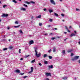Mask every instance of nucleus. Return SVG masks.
<instances>
[{
    "label": "nucleus",
    "mask_w": 80,
    "mask_h": 80,
    "mask_svg": "<svg viewBox=\"0 0 80 80\" xmlns=\"http://www.w3.org/2000/svg\"><path fill=\"white\" fill-rule=\"evenodd\" d=\"M35 52L36 53L35 55L37 56V58L40 57L41 56V53H39V54H38V52L37 51L38 50L37 48H35Z\"/></svg>",
    "instance_id": "nucleus-1"
},
{
    "label": "nucleus",
    "mask_w": 80,
    "mask_h": 80,
    "mask_svg": "<svg viewBox=\"0 0 80 80\" xmlns=\"http://www.w3.org/2000/svg\"><path fill=\"white\" fill-rule=\"evenodd\" d=\"M78 58H79V56H76L75 57H74L72 59V61H75V60H77L78 59Z\"/></svg>",
    "instance_id": "nucleus-2"
},
{
    "label": "nucleus",
    "mask_w": 80,
    "mask_h": 80,
    "mask_svg": "<svg viewBox=\"0 0 80 80\" xmlns=\"http://www.w3.org/2000/svg\"><path fill=\"white\" fill-rule=\"evenodd\" d=\"M45 75H46L47 77H48V76H50V77H51V73L50 72L49 73L46 72V73Z\"/></svg>",
    "instance_id": "nucleus-3"
},
{
    "label": "nucleus",
    "mask_w": 80,
    "mask_h": 80,
    "mask_svg": "<svg viewBox=\"0 0 80 80\" xmlns=\"http://www.w3.org/2000/svg\"><path fill=\"white\" fill-rule=\"evenodd\" d=\"M34 43V42L33 40L30 41L29 42V45H32V44H33Z\"/></svg>",
    "instance_id": "nucleus-4"
},
{
    "label": "nucleus",
    "mask_w": 80,
    "mask_h": 80,
    "mask_svg": "<svg viewBox=\"0 0 80 80\" xmlns=\"http://www.w3.org/2000/svg\"><path fill=\"white\" fill-rule=\"evenodd\" d=\"M31 71L29 72H28V73H31L32 72H33V67H31Z\"/></svg>",
    "instance_id": "nucleus-5"
},
{
    "label": "nucleus",
    "mask_w": 80,
    "mask_h": 80,
    "mask_svg": "<svg viewBox=\"0 0 80 80\" xmlns=\"http://www.w3.org/2000/svg\"><path fill=\"white\" fill-rule=\"evenodd\" d=\"M50 2L53 5H55V3L53 0H50Z\"/></svg>",
    "instance_id": "nucleus-6"
},
{
    "label": "nucleus",
    "mask_w": 80,
    "mask_h": 80,
    "mask_svg": "<svg viewBox=\"0 0 80 80\" xmlns=\"http://www.w3.org/2000/svg\"><path fill=\"white\" fill-rule=\"evenodd\" d=\"M48 67L49 68H53V65L52 64L51 66L48 65Z\"/></svg>",
    "instance_id": "nucleus-7"
},
{
    "label": "nucleus",
    "mask_w": 80,
    "mask_h": 80,
    "mask_svg": "<svg viewBox=\"0 0 80 80\" xmlns=\"http://www.w3.org/2000/svg\"><path fill=\"white\" fill-rule=\"evenodd\" d=\"M8 16V14H5V13H3V14L2 15V17H7Z\"/></svg>",
    "instance_id": "nucleus-8"
},
{
    "label": "nucleus",
    "mask_w": 80,
    "mask_h": 80,
    "mask_svg": "<svg viewBox=\"0 0 80 80\" xmlns=\"http://www.w3.org/2000/svg\"><path fill=\"white\" fill-rule=\"evenodd\" d=\"M20 10H22L23 11H26V8H21Z\"/></svg>",
    "instance_id": "nucleus-9"
},
{
    "label": "nucleus",
    "mask_w": 80,
    "mask_h": 80,
    "mask_svg": "<svg viewBox=\"0 0 80 80\" xmlns=\"http://www.w3.org/2000/svg\"><path fill=\"white\" fill-rule=\"evenodd\" d=\"M15 72L16 73H20V71L18 69H17L15 71Z\"/></svg>",
    "instance_id": "nucleus-10"
},
{
    "label": "nucleus",
    "mask_w": 80,
    "mask_h": 80,
    "mask_svg": "<svg viewBox=\"0 0 80 80\" xmlns=\"http://www.w3.org/2000/svg\"><path fill=\"white\" fill-rule=\"evenodd\" d=\"M67 78H68V77H67L66 76H64V77H62V78L63 80H67Z\"/></svg>",
    "instance_id": "nucleus-11"
},
{
    "label": "nucleus",
    "mask_w": 80,
    "mask_h": 80,
    "mask_svg": "<svg viewBox=\"0 0 80 80\" xmlns=\"http://www.w3.org/2000/svg\"><path fill=\"white\" fill-rule=\"evenodd\" d=\"M72 51H73V50H72V49H70L68 50V51H67V52H68V53H70V52H72Z\"/></svg>",
    "instance_id": "nucleus-12"
},
{
    "label": "nucleus",
    "mask_w": 80,
    "mask_h": 80,
    "mask_svg": "<svg viewBox=\"0 0 80 80\" xmlns=\"http://www.w3.org/2000/svg\"><path fill=\"white\" fill-rule=\"evenodd\" d=\"M53 52H56V48H55V47H53Z\"/></svg>",
    "instance_id": "nucleus-13"
},
{
    "label": "nucleus",
    "mask_w": 80,
    "mask_h": 80,
    "mask_svg": "<svg viewBox=\"0 0 80 80\" xmlns=\"http://www.w3.org/2000/svg\"><path fill=\"white\" fill-rule=\"evenodd\" d=\"M73 36H75V34H74V33H72L70 35V37H73Z\"/></svg>",
    "instance_id": "nucleus-14"
},
{
    "label": "nucleus",
    "mask_w": 80,
    "mask_h": 80,
    "mask_svg": "<svg viewBox=\"0 0 80 80\" xmlns=\"http://www.w3.org/2000/svg\"><path fill=\"white\" fill-rule=\"evenodd\" d=\"M26 3H27L28 5H29V4H30V2H28V1H26L25 2Z\"/></svg>",
    "instance_id": "nucleus-15"
},
{
    "label": "nucleus",
    "mask_w": 80,
    "mask_h": 80,
    "mask_svg": "<svg viewBox=\"0 0 80 80\" xmlns=\"http://www.w3.org/2000/svg\"><path fill=\"white\" fill-rule=\"evenodd\" d=\"M8 49V48H3V51H5V50H7Z\"/></svg>",
    "instance_id": "nucleus-16"
},
{
    "label": "nucleus",
    "mask_w": 80,
    "mask_h": 80,
    "mask_svg": "<svg viewBox=\"0 0 80 80\" xmlns=\"http://www.w3.org/2000/svg\"><path fill=\"white\" fill-rule=\"evenodd\" d=\"M42 17V16L41 15H39L38 16L36 17V18H40Z\"/></svg>",
    "instance_id": "nucleus-17"
},
{
    "label": "nucleus",
    "mask_w": 80,
    "mask_h": 80,
    "mask_svg": "<svg viewBox=\"0 0 80 80\" xmlns=\"http://www.w3.org/2000/svg\"><path fill=\"white\" fill-rule=\"evenodd\" d=\"M9 49H12V48H13V47L12 46H10L9 47Z\"/></svg>",
    "instance_id": "nucleus-18"
},
{
    "label": "nucleus",
    "mask_w": 80,
    "mask_h": 80,
    "mask_svg": "<svg viewBox=\"0 0 80 80\" xmlns=\"http://www.w3.org/2000/svg\"><path fill=\"white\" fill-rule=\"evenodd\" d=\"M48 57L49 58V59H52L53 58V57L51 56H49Z\"/></svg>",
    "instance_id": "nucleus-19"
},
{
    "label": "nucleus",
    "mask_w": 80,
    "mask_h": 80,
    "mask_svg": "<svg viewBox=\"0 0 80 80\" xmlns=\"http://www.w3.org/2000/svg\"><path fill=\"white\" fill-rule=\"evenodd\" d=\"M35 62V59H34L31 62V63H34Z\"/></svg>",
    "instance_id": "nucleus-20"
},
{
    "label": "nucleus",
    "mask_w": 80,
    "mask_h": 80,
    "mask_svg": "<svg viewBox=\"0 0 80 80\" xmlns=\"http://www.w3.org/2000/svg\"><path fill=\"white\" fill-rule=\"evenodd\" d=\"M54 15L56 17H58V15L56 13H54Z\"/></svg>",
    "instance_id": "nucleus-21"
},
{
    "label": "nucleus",
    "mask_w": 80,
    "mask_h": 80,
    "mask_svg": "<svg viewBox=\"0 0 80 80\" xmlns=\"http://www.w3.org/2000/svg\"><path fill=\"white\" fill-rule=\"evenodd\" d=\"M19 27H20V25L17 26H14L15 28H18Z\"/></svg>",
    "instance_id": "nucleus-22"
},
{
    "label": "nucleus",
    "mask_w": 80,
    "mask_h": 80,
    "mask_svg": "<svg viewBox=\"0 0 80 80\" xmlns=\"http://www.w3.org/2000/svg\"><path fill=\"white\" fill-rule=\"evenodd\" d=\"M12 2H14V3H17V2L15 1V0H13L12 1Z\"/></svg>",
    "instance_id": "nucleus-23"
},
{
    "label": "nucleus",
    "mask_w": 80,
    "mask_h": 80,
    "mask_svg": "<svg viewBox=\"0 0 80 80\" xmlns=\"http://www.w3.org/2000/svg\"><path fill=\"white\" fill-rule=\"evenodd\" d=\"M49 12L50 13H52V12H53V10L50 9L49 10Z\"/></svg>",
    "instance_id": "nucleus-24"
},
{
    "label": "nucleus",
    "mask_w": 80,
    "mask_h": 80,
    "mask_svg": "<svg viewBox=\"0 0 80 80\" xmlns=\"http://www.w3.org/2000/svg\"><path fill=\"white\" fill-rule=\"evenodd\" d=\"M19 32L21 33H22V34L23 33V32L22 31V30H19Z\"/></svg>",
    "instance_id": "nucleus-25"
},
{
    "label": "nucleus",
    "mask_w": 80,
    "mask_h": 80,
    "mask_svg": "<svg viewBox=\"0 0 80 80\" xmlns=\"http://www.w3.org/2000/svg\"><path fill=\"white\" fill-rule=\"evenodd\" d=\"M44 63L46 64H48V62L47 61H45Z\"/></svg>",
    "instance_id": "nucleus-26"
},
{
    "label": "nucleus",
    "mask_w": 80,
    "mask_h": 80,
    "mask_svg": "<svg viewBox=\"0 0 80 80\" xmlns=\"http://www.w3.org/2000/svg\"><path fill=\"white\" fill-rule=\"evenodd\" d=\"M62 53L63 54H65V50H63L62 52Z\"/></svg>",
    "instance_id": "nucleus-27"
},
{
    "label": "nucleus",
    "mask_w": 80,
    "mask_h": 80,
    "mask_svg": "<svg viewBox=\"0 0 80 80\" xmlns=\"http://www.w3.org/2000/svg\"><path fill=\"white\" fill-rule=\"evenodd\" d=\"M39 25L40 27H41V26H42V23H39Z\"/></svg>",
    "instance_id": "nucleus-28"
},
{
    "label": "nucleus",
    "mask_w": 80,
    "mask_h": 80,
    "mask_svg": "<svg viewBox=\"0 0 80 80\" xmlns=\"http://www.w3.org/2000/svg\"><path fill=\"white\" fill-rule=\"evenodd\" d=\"M15 23L16 24H18V21H16L15 22Z\"/></svg>",
    "instance_id": "nucleus-29"
},
{
    "label": "nucleus",
    "mask_w": 80,
    "mask_h": 80,
    "mask_svg": "<svg viewBox=\"0 0 80 80\" xmlns=\"http://www.w3.org/2000/svg\"><path fill=\"white\" fill-rule=\"evenodd\" d=\"M49 20L50 21V22H52V21H53V20L52 19H50Z\"/></svg>",
    "instance_id": "nucleus-30"
},
{
    "label": "nucleus",
    "mask_w": 80,
    "mask_h": 80,
    "mask_svg": "<svg viewBox=\"0 0 80 80\" xmlns=\"http://www.w3.org/2000/svg\"><path fill=\"white\" fill-rule=\"evenodd\" d=\"M23 6H24V7H28V6H27V5H26L24 4H23Z\"/></svg>",
    "instance_id": "nucleus-31"
},
{
    "label": "nucleus",
    "mask_w": 80,
    "mask_h": 80,
    "mask_svg": "<svg viewBox=\"0 0 80 80\" xmlns=\"http://www.w3.org/2000/svg\"><path fill=\"white\" fill-rule=\"evenodd\" d=\"M47 56V54H44L43 57L44 58H45V57H46Z\"/></svg>",
    "instance_id": "nucleus-32"
},
{
    "label": "nucleus",
    "mask_w": 80,
    "mask_h": 80,
    "mask_svg": "<svg viewBox=\"0 0 80 80\" xmlns=\"http://www.w3.org/2000/svg\"><path fill=\"white\" fill-rule=\"evenodd\" d=\"M19 53H21V49H19Z\"/></svg>",
    "instance_id": "nucleus-33"
},
{
    "label": "nucleus",
    "mask_w": 80,
    "mask_h": 80,
    "mask_svg": "<svg viewBox=\"0 0 80 80\" xmlns=\"http://www.w3.org/2000/svg\"><path fill=\"white\" fill-rule=\"evenodd\" d=\"M55 38H51V40H55Z\"/></svg>",
    "instance_id": "nucleus-34"
},
{
    "label": "nucleus",
    "mask_w": 80,
    "mask_h": 80,
    "mask_svg": "<svg viewBox=\"0 0 80 80\" xmlns=\"http://www.w3.org/2000/svg\"><path fill=\"white\" fill-rule=\"evenodd\" d=\"M31 3H33V4H35V2L33 1H32Z\"/></svg>",
    "instance_id": "nucleus-35"
},
{
    "label": "nucleus",
    "mask_w": 80,
    "mask_h": 80,
    "mask_svg": "<svg viewBox=\"0 0 80 80\" xmlns=\"http://www.w3.org/2000/svg\"><path fill=\"white\" fill-rule=\"evenodd\" d=\"M73 55V53H71V57H72Z\"/></svg>",
    "instance_id": "nucleus-36"
},
{
    "label": "nucleus",
    "mask_w": 80,
    "mask_h": 80,
    "mask_svg": "<svg viewBox=\"0 0 80 80\" xmlns=\"http://www.w3.org/2000/svg\"><path fill=\"white\" fill-rule=\"evenodd\" d=\"M27 77H28L27 76H25L23 77L24 78H27Z\"/></svg>",
    "instance_id": "nucleus-37"
},
{
    "label": "nucleus",
    "mask_w": 80,
    "mask_h": 80,
    "mask_svg": "<svg viewBox=\"0 0 80 80\" xmlns=\"http://www.w3.org/2000/svg\"><path fill=\"white\" fill-rule=\"evenodd\" d=\"M51 49H50L49 50H48V52L49 53H50V52H51Z\"/></svg>",
    "instance_id": "nucleus-38"
},
{
    "label": "nucleus",
    "mask_w": 80,
    "mask_h": 80,
    "mask_svg": "<svg viewBox=\"0 0 80 80\" xmlns=\"http://www.w3.org/2000/svg\"><path fill=\"white\" fill-rule=\"evenodd\" d=\"M65 29H66V30H68V28H67V26H65Z\"/></svg>",
    "instance_id": "nucleus-39"
},
{
    "label": "nucleus",
    "mask_w": 80,
    "mask_h": 80,
    "mask_svg": "<svg viewBox=\"0 0 80 80\" xmlns=\"http://www.w3.org/2000/svg\"><path fill=\"white\" fill-rule=\"evenodd\" d=\"M76 11H78L79 10H79V9H78V8H76Z\"/></svg>",
    "instance_id": "nucleus-40"
},
{
    "label": "nucleus",
    "mask_w": 80,
    "mask_h": 80,
    "mask_svg": "<svg viewBox=\"0 0 80 80\" xmlns=\"http://www.w3.org/2000/svg\"><path fill=\"white\" fill-rule=\"evenodd\" d=\"M5 7H7V5H3V8H5Z\"/></svg>",
    "instance_id": "nucleus-41"
},
{
    "label": "nucleus",
    "mask_w": 80,
    "mask_h": 80,
    "mask_svg": "<svg viewBox=\"0 0 80 80\" xmlns=\"http://www.w3.org/2000/svg\"><path fill=\"white\" fill-rule=\"evenodd\" d=\"M38 65H40V66H42V64H41V63H39Z\"/></svg>",
    "instance_id": "nucleus-42"
},
{
    "label": "nucleus",
    "mask_w": 80,
    "mask_h": 80,
    "mask_svg": "<svg viewBox=\"0 0 80 80\" xmlns=\"http://www.w3.org/2000/svg\"><path fill=\"white\" fill-rule=\"evenodd\" d=\"M67 31L68 32H69V33H70V30H69L68 29L67 30Z\"/></svg>",
    "instance_id": "nucleus-43"
},
{
    "label": "nucleus",
    "mask_w": 80,
    "mask_h": 80,
    "mask_svg": "<svg viewBox=\"0 0 80 80\" xmlns=\"http://www.w3.org/2000/svg\"><path fill=\"white\" fill-rule=\"evenodd\" d=\"M61 15L62 16V17H64V15L63 14H61Z\"/></svg>",
    "instance_id": "nucleus-44"
},
{
    "label": "nucleus",
    "mask_w": 80,
    "mask_h": 80,
    "mask_svg": "<svg viewBox=\"0 0 80 80\" xmlns=\"http://www.w3.org/2000/svg\"><path fill=\"white\" fill-rule=\"evenodd\" d=\"M24 74V73H20V75H23Z\"/></svg>",
    "instance_id": "nucleus-45"
},
{
    "label": "nucleus",
    "mask_w": 80,
    "mask_h": 80,
    "mask_svg": "<svg viewBox=\"0 0 80 80\" xmlns=\"http://www.w3.org/2000/svg\"><path fill=\"white\" fill-rule=\"evenodd\" d=\"M46 10H47V9H46V8H44L43 9L44 11H46Z\"/></svg>",
    "instance_id": "nucleus-46"
},
{
    "label": "nucleus",
    "mask_w": 80,
    "mask_h": 80,
    "mask_svg": "<svg viewBox=\"0 0 80 80\" xmlns=\"http://www.w3.org/2000/svg\"><path fill=\"white\" fill-rule=\"evenodd\" d=\"M8 30H9V29H10V27H8V28H7Z\"/></svg>",
    "instance_id": "nucleus-47"
},
{
    "label": "nucleus",
    "mask_w": 80,
    "mask_h": 80,
    "mask_svg": "<svg viewBox=\"0 0 80 80\" xmlns=\"http://www.w3.org/2000/svg\"><path fill=\"white\" fill-rule=\"evenodd\" d=\"M74 32L75 33H77V32L75 31H74Z\"/></svg>",
    "instance_id": "nucleus-48"
},
{
    "label": "nucleus",
    "mask_w": 80,
    "mask_h": 80,
    "mask_svg": "<svg viewBox=\"0 0 80 80\" xmlns=\"http://www.w3.org/2000/svg\"><path fill=\"white\" fill-rule=\"evenodd\" d=\"M46 80H49V79L48 78H46Z\"/></svg>",
    "instance_id": "nucleus-49"
},
{
    "label": "nucleus",
    "mask_w": 80,
    "mask_h": 80,
    "mask_svg": "<svg viewBox=\"0 0 80 80\" xmlns=\"http://www.w3.org/2000/svg\"><path fill=\"white\" fill-rule=\"evenodd\" d=\"M6 41V39H3L2 40V41Z\"/></svg>",
    "instance_id": "nucleus-50"
},
{
    "label": "nucleus",
    "mask_w": 80,
    "mask_h": 80,
    "mask_svg": "<svg viewBox=\"0 0 80 80\" xmlns=\"http://www.w3.org/2000/svg\"><path fill=\"white\" fill-rule=\"evenodd\" d=\"M69 28H72V26H69Z\"/></svg>",
    "instance_id": "nucleus-51"
},
{
    "label": "nucleus",
    "mask_w": 80,
    "mask_h": 80,
    "mask_svg": "<svg viewBox=\"0 0 80 80\" xmlns=\"http://www.w3.org/2000/svg\"><path fill=\"white\" fill-rule=\"evenodd\" d=\"M29 56V55L26 56V58H27V57H28Z\"/></svg>",
    "instance_id": "nucleus-52"
},
{
    "label": "nucleus",
    "mask_w": 80,
    "mask_h": 80,
    "mask_svg": "<svg viewBox=\"0 0 80 80\" xmlns=\"http://www.w3.org/2000/svg\"><path fill=\"white\" fill-rule=\"evenodd\" d=\"M23 60V58H22L20 59V60Z\"/></svg>",
    "instance_id": "nucleus-53"
},
{
    "label": "nucleus",
    "mask_w": 80,
    "mask_h": 80,
    "mask_svg": "<svg viewBox=\"0 0 80 80\" xmlns=\"http://www.w3.org/2000/svg\"><path fill=\"white\" fill-rule=\"evenodd\" d=\"M64 33H65V34H67V32H64Z\"/></svg>",
    "instance_id": "nucleus-54"
},
{
    "label": "nucleus",
    "mask_w": 80,
    "mask_h": 80,
    "mask_svg": "<svg viewBox=\"0 0 80 80\" xmlns=\"http://www.w3.org/2000/svg\"><path fill=\"white\" fill-rule=\"evenodd\" d=\"M79 63H80V60L78 61Z\"/></svg>",
    "instance_id": "nucleus-55"
},
{
    "label": "nucleus",
    "mask_w": 80,
    "mask_h": 80,
    "mask_svg": "<svg viewBox=\"0 0 80 80\" xmlns=\"http://www.w3.org/2000/svg\"><path fill=\"white\" fill-rule=\"evenodd\" d=\"M45 35H48V34H47V33H45Z\"/></svg>",
    "instance_id": "nucleus-56"
},
{
    "label": "nucleus",
    "mask_w": 80,
    "mask_h": 80,
    "mask_svg": "<svg viewBox=\"0 0 80 80\" xmlns=\"http://www.w3.org/2000/svg\"><path fill=\"white\" fill-rule=\"evenodd\" d=\"M57 38H60V37L59 36H58Z\"/></svg>",
    "instance_id": "nucleus-57"
},
{
    "label": "nucleus",
    "mask_w": 80,
    "mask_h": 80,
    "mask_svg": "<svg viewBox=\"0 0 80 80\" xmlns=\"http://www.w3.org/2000/svg\"><path fill=\"white\" fill-rule=\"evenodd\" d=\"M62 22H65V20L64 19L62 20Z\"/></svg>",
    "instance_id": "nucleus-58"
},
{
    "label": "nucleus",
    "mask_w": 80,
    "mask_h": 80,
    "mask_svg": "<svg viewBox=\"0 0 80 80\" xmlns=\"http://www.w3.org/2000/svg\"><path fill=\"white\" fill-rule=\"evenodd\" d=\"M10 40H11V39H10L8 40L9 42H10Z\"/></svg>",
    "instance_id": "nucleus-59"
},
{
    "label": "nucleus",
    "mask_w": 80,
    "mask_h": 80,
    "mask_svg": "<svg viewBox=\"0 0 80 80\" xmlns=\"http://www.w3.org/2000/svg\"><path fill=\"white\" fill-rule=\"evenodd\" d=\"M55 30H57V28H54Z\"/></svg>",
    "instance_id": "nucleus-60"
},
{
    "label": "nucleus",
    "mask_w": 80,
    "mask_h": 80,
    "mask_svg": "<svg viewBox=\"0 0 80 80\" xmlns=\"http://www.w3.org/2000/svg\"><path fill=\"white\" fill-rule=\"evenodd\" d=\"M31 18H32V19H33V17H31Z\"/></svg>",
    "instance_id": "nucleus-61"
},
{
    "label": "nucleus",
    "mask_w": 80,
    "mask_h": 80,
    "mask_svg": "<svg viewBox=\"0 0 80 80\" xmlns=\"http://www.w3.org/2000/svg\"><path fill=\"white\" fill-rule=\"evenodd\" d=\"M50 27V25H48V27Z\"/></svg>",
    "instance_id": "nucleus-62"
},
{
    "label": "nucleus",
    "mask_w": 80,
    "mask_h": 80,
    "mask_svg": "<svg viewBox=\"0 0 80 80\" xmlns=\"http://www.w3.org/2000/svg\"><path fill=\"white\" fill-rule=\"evenodd\" d=\"M2 22V20L0 19V23Z\"/></svg>",
    "instance_id": "nucleus-63"
},
{
    "label": "nucleus",
    "mask_w": 80,
    "mask_h": 80,
    "mask_svg": "<svg viewBox=\"0 0 80 80\" xmlns=\"http://www.w3.org/2000/svg\"><path fill=\"white\" fill-rule=\"evenodd\" d=\"M76 79H77V78H76V77H75V78H74V80H76Z\"/></svg>",
    "instance_id": "nucleus-64"
}]
</instances>
